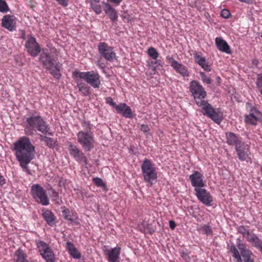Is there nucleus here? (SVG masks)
I'll return each instance as SVG.
<instances>
[{"mask_svg": "<svg viewBox=\"0 0 262 262\" xmlns=\"http://www.w3.org/2000/svg\"><path fill=\"white\" fill-rule=\"evenodd\" d=\"M189 91L196 105L202 107V114L220 124L223 120V114L219 109L215 110L208 101L205 100L207 93L200 83L196 80L191 81Z\"/></svg>", "mask_w": 262, "mask_h": 262, "instance_id": "nucleus-1", "label": "nucleus"}, {"mask_svg": "<svg viewBox=\"0 0 262 262\" xmlns=\"http://www.w3.org/2000/svg\"><path fill=\"white\" fill-rule=\"evenodd\" d=\"M13 145L12 150L14 152L19 166L28 174H31L28 164L34 158L36 152L35 146L32 144L30 139L26 136L20 137Z\"/></svg>", "mask_w": 262, "mask_h": 262, "instance_id": "nucleus-2", "label": "nucleus"}, {"mask_svg": "<svg viewBox=\"0 0 262 262\" xmlns=\"http://www.w3.org/2000/svg\"><path fill=\"white\" fill-rule=\"evenodd\" d=\"M25 132L28 135H33L38 131L44 135H53L51 127L39 113L34 111L27 117L24 121Z\"/></svg>", "mask_w": 262, "mask_h": 262, "instance_id": "nucleus-3", "label": "nucleus"}, {"mask_svg": "<svg viewBox=\"0 0 262 262\" xmlns=\"http://www.w3.org/2000/svg\"><path fill=\"white\" fill-rule=\"evenodd\" d=\"M230 252L236 262H255L253 254L247 248L246 245L238 239L237 245L231 244L229 247Z\"/></svg>", "mask_w": 262, "mask_h": 262, "instance_id": "nucleus-4", "label": "nucleus"}, {"mask_svg": "<svg viewBox=\"0 0 262 262\" xmlns=\"http://www.w3.org/2000/svg\"><path fill=\"white\" fill-rule=\"evenodd\" d=\"M40 61L49 73L56 79L61 77V69L62 64L57 62L55 57L47 52L42 53L39 57Z\"/></svg>", "mask_w": 262, "mask_h": 262, "instance_id": "nucleus-5", "label": "nucleus"}, {"mask_svg": "<svg viewBox=\"0 0 262 262\" xmlns=\"http://www.w3.org/2000/svg\"><path fill=\"white\" fill-rule=\"evenodd\" d=\"M141 170L145 182L152 186L157 181V172L154 164L149 159H145L141 165Z\"/></svg>", "mask_w": 262, "mask_h": 262, "instance_id": "nucleus-6", "label": "nucleus"}, {"mask_svg": "<svg viewBox=\"0 0 262 262\" xmlns=\"http://www.w3.org/2000/svg\"><path fill=\"white\" fill-rule=\"evenodd\" d=\"M77 141L86 151H90L94 147L95 139L91 131L80 130L77 134Z\"/></svg>", "mask_w": 262, "mask_h": 262, "instance_id": "nucleus-7", "label": "nucleus"}, {"mask_svg": "<svg viewBox=\"0 0 262 262\" xmlns=\"http://www.w3.org/2000/svg\"><path fill=\"white\" fill-rule=\"evenodd\" d=\"M73 75L76 77L84 79L94 88H99L101 84L100 76L97 72L75 71L73 73Z\"/></svg>", "mask_w": 262, "mask_h": 262, "instance_id": "nucleus-8", "label": "nucleus"}, {"mask_svg": "<svg viewBox=\"0 0 262 262\" xmlns=\"http://www.w3.org/2000/svg\"><path fill=\"white\" fill-rule=\"evenodd\" d=\"M35 244L40 255L46 262H55L56 261L55 255L48 244L39 239H36Z\"/></svg>", "mask_w": 262, "mask_h": 262, "instance_id": "nucleus-9", "label": "nucleus"}, {"mask_svg": "<svg viewBox=\"0 0 262 262\" xmlns=\"http://www.w3.org/2000/svg\"><path fill=\"white\" fill-rule=\"evenodd\" d=\"M31 194L36 202L43 206L49 204V199L46 190L39 184L33 185L31 188Z\"/></svg>", "mask_w": 262, "mask_h": 262, "instance_id": "nucleus-10", "label": "nucleus"}, {"mask_svg": "<svg viewBox=\"0 0 262 262\" xmlns=\"http://www.w3.org/2000/svg\"><path fill=\"white\" fill-rule=\"evenodd\" d=\"M68 145L69 153L76 161L78 163H83L85 165L88 164L87 158L76 145L71 142H68Z\"/></svg>", "mask_w": 262, "mask_h": 262, "instance_id": "nucleus-11", "label": "nucleus"}, {"mask_svg": "<svg viewBox=\"0 0 262 262\" xmlns=\"http://www.w3.org/2000/svg\"><path fill=\"white\" fill-rule=\"evenodd\" d=\"M245 122L250 125H256L262 121V113L255 107H251L248 114L245 116Z\"/></svg>", "mask_w": 262, "mask_h": 262, "instance_id": "nucleus-12", "label": "nucleus"}, {"mask_svg": "<svg viewBox=\"0 0 262 262\" xmlns=\"http://www.w3.org/2000/svg\"><path fill=\"white\" fill-rule=\"evenodd\" d=\"M195 195L198 199L204 204L210 206L213 202V198L206 189L201 188H195Z\"/></svg>", "mask_w": 262, "mask_h": 262, "instance_id": "nucleus-13", "label": "nucleus"}, {"mask_svg": "<svg viewBox=\"0 0 262 262\" xmlns=\"http://www.w3.org/2000/svg\"><path fill=\"white\" fill-rule=\"evenodd\" d=\"M238 159L241 161H248L250 159V146L245 142L235 148Z\"/></svg>", "mask_w": 262, "mask_h": 262, "instance_id": "nucleus-14", "label": "nucleus"}, {"mask_svg": "<svg viewBox=\"0 0 262 262\" xmlns=\"http://www.w3.org/2000/svg\"><path fill=\"white\" fill-rule=\"evenodd\" d=\"M121 250V249L120 247L103 249V251L108 262H117L120 258Z\"/></svg>", "mask_w": 262, "mask_h": 262, "instance_id": "nucleus-15", "label": "nucleus"}, {"mask_svg": "<svg viewBox=\"0 0 262 262\" xmlns=\"http://www.w3.org/2000/svg\"><path fill=\"white\" fill-rule=\"evenodd\" d=\"M203 174L198 171H194L189 176L191 185L195 188L203 187L205 185V182L203 180Z\"/></svg>", "mask_w": 262, "mask_h": 262, "instance_id": "nucleus-16", "label": "nucleus"}, {"mask_svg": "<svg viewBox=\"0 0 262 262\" xmlns=\"http://www.w3.org/2000/svg\"><path fill=\"white\" fill-rule=\"evenodd\" d=\"M226 138V143L229 145L235 146V148L244 142L239 135L232 132H227Z\"/></svg>", "mask_w": 262, "mask_h": 262, "instance_id": "nucleus-17", "label": "nucleus"}, {"mask_svg": "<svg viewBox=\"0 0 262 262\" xmlns=\"http://www.w3.org/2000/svg\"><path fill=\"white\" fill-rule=\"evenodd\" d=\"M169 62L173 68L183 77H187L189 75L187 68L184 65L179 63L172 58L169 59Z\"/></svg>", "mask_w": 262, "mask_h": 262, "instance_id": "nucleus-18", "label": "nucleus"}, {"mask_svg": "<svg viewBox=\"0 0 262 262\" xmlns=\"http://www.w3.org/2000/svg\"><path fill=\"white\" fill-rule=\"evenodd\" d=\"M2 26L10 31L14 30L15 28V18L12 15H5L2 18Z\"/></svg>", "mask_w": 262, "mask_h": 262, "instance_id": "nucleus-19", "label": "nucleus"}, {"mask_svg": "<svg viewBox=\"0 0 262 262\" xmlns=\"http://www.w3.org/2000/svg\"><path fill=\"white\" fill-rule=\"evenodd\" d=\"M42 216L47 224L53 226L55 224L56 216L53 212L47 208H43L41 210Z\"/></svg>", "mask_w": 262, "mask_h": 262, "instance_id": "nucleus-20", "label": "nucleus"}, {"mask_svg": "<svg viewBox=\"0 0 262 262\" xmlns=\"http://www.w3.org/2000/svg\"><path fill=\"white\" fill-rule=\"evenodd\" d=\"M103 5V9L109 18L113 21L116 20L118 18V15L116 10L108 3L102 2Z\"/></svg>", "mask_w": 262, "mask_h": 262, "instance_id": "nucleus-21", "label": "nucleus"}, {"mask_svg": "<svg viewBox=\"0 0 262 262\" xmlns=\"http://www.w3.org/2000/svg\"><path fill=\"white\" fill-rule=\"evenodd\" d=\"M116 112L121 114L122 116L127 118L133 117L132 111L130 107L125 103H120L116 106Z\"/></svg>", "mask_w": 262, "mask_h": 262, "instance_id": "nucleus-22", "label": "nucleus"}, {"mask_svg": "<svg viewBox=\"0 0 262 262\" xmlns=\"http://www.w3.org/2000/svg\"><path fill=\"white\" fill-rule=\"evenodd\" d=\"M62 208V214L65 220L68 221L70 223H72L77 220V217L76 216V212L70 210L69 208H66V207H63Z\"/></svg>", "mask_w": 262, "mask_h": 262, "instance_id": "nucleus-23", "label": "nucleus"}, {"mask_svg": "<svg viewBox=\"0 0 262 262\" xmlns=\"http://www.w3.org/2000/svg\"><path fill=\"white\" fill-rule=\"evenodd\" d=\"M66 249L68 251L70 254L75 259H79L81 257V253L75 247L74 244L70 241H68L66 244Z\"/></svg>", "mask_w": 262, "mask_h": 262, "instance_id": "nucleus-24", "label": "nucleus"}, {"mask_svg": "<svg viewBox=\"0 0 262 262\" xmlns=\"http://www.w3.org/2000/svg\"><path fill=\"white\" fill-rule=\"evenodd\" d=\"M195 62L198 63L204 70L206 71H210L211 69L208 65L205 57H202L199 53H196L194 55Z\"/></svg>", "mask_w": 262, "mask_h": 262, "instance_id": "nucleus-25", "label": "nucleus"}, {"mask_svg": "<svg viewBox=\"0 0 262 262\" xmlns=\"http://www.w3.org/2000/svg\"><path fill=\"white\" fill-rule=\"evenodd\" d=\"M25 46L27 49H40L36 39L31 35L28 36Z\"/></svg>", "mask_w": 262, "mask_h": 262, "instance_id": "nucleus-26", "label": "nucleus"}, {"mask_svg": "<svg viewBox=\"0 0 262 262\" xmlns=\"http://www.w3.org/2000/svg\"><path fill=\"white\" fill-rule=\"evenodd\" d=\"M100 51V54L103 56L106 60L113 62L116 59V54L113 51V50H99Z\"/></svg>", "mask_w": 262, "mask_h": 262, "instance_id": "nucleus-27", "label": "nucleus"}, {"mask_svg": "<svg viewBox=\"0 0 262 262\" xmlns=\"http://www.w3.org/2000/svg\"><path fill=\"white\" fill-rule=\"evenodd\" d=\"M77 86L83 96H86L91 94V88L85 83L77 82Z\"/></svg>", "mask_w": 262, "mask_h": 262, "instance_id": "nucleus-28", "label": "nucleus"}, {"mask_svg": "<svg viewBox=\"0 0 262 262\" xmlns=\"http://www.w3.org/2000/svg\"><path fill=\"white\" fill-rule=\"evenodd\" d=\"M215 43L218 49H230V46L221 37H216Z\"/></svg>", "mask_w": 262, "mask_h": 262, "instance_id": "nucleus-29", "label": "nucleus"}, {"mask_svg": "<svg viewBox=\"0 0 262 262\" xmlns=\"http://www.w3.org/2000/svg\"><path fill=\"white\" fill-rule=\"evenodd\" d=\"M91 8L97 14L102 12V7L100 4V0H90Z\"/></svg>", "mask_w": 262, "mask_h": 262, "instance_id": "nucleus-30", "label": "nucleus"}, {"mask_svg": "<svg viewBox=\"0 0 262 262\" xmlns=\"http://www.w3.org/2000/svg\"><path fill=\"white\" fill-rule=\"evenodd\" d=\"M14 259L16 262H27L26 255L24 251L20 249L15 251Z\"/></svg>", "mask_w": 262, "mask_h": 262, "instance_id": "nucleus-31", "label": "nucleus"}, {"mask_svg": "<svg viewBox=\"0 0 262 262\" xmlns=\"http://www.w3.org/2000/svg\"><path fill=\"white\" fill-rule=\"evenodd\" d=\"M247 239L252 242L253 245L258 249L260 248V247H262L261 241L254 234H251L250 237L247 238Z\"/></svg>", "mask_w": 262, "mask_h": 262, "instance_id": "nucleus-32", "label": "nucleus"}, {"mask_svg": "<svg viewBox=\"0 0 262 262\" xmlns=\"http://www.w3.org/2000/svg\"><path fill=\"white\" fill-rule=\"evenodd\" d=\"M40 137L41 141L45 142L47 146L50 148H53L54 147V143L52 138L42 135H40Z\"/></svg>", "mask_w": 262, "mask_h": 262, "instance_id": "nucleus-33", "label": "nucleus"}, {"mask_svg": "<svg viewBox=\"0 0 262 262\" xmlns=\"http://www.w3.org/2000/svg\"><path fill=\"white\" fill-rule=\"evenodd\" d=\"M256 85L257 90L262 95V74L257 75L256 81Z\"/></svg>", "mask_w": 262, "mask_h": 262, "instance_id": "nucleus-34", "label": "nucleus"}, {"mask_svg": "<svg viewBox=\"0 0 262 262\" xmlns=\"http://www.w3.org/2000/svg\"><path fill=\"white\" fill-rule=\"evenodd\" d=\"M155 61H152L150 62L152 70L154 72V74H155L156 69L159 67H161V61L160 59H154Z\"/></svg>", "mask_w": 262, "mask_h": 262, "instance_id": "nucleus-35", "label": "nucleus"}, {"mask_svg": "<svg viewBox=\"0 0 262 262\" xmlns=\"http://www.w3.org/2000/svg\"><path fill=\"white\" fill-rule=\"evenodd\" d=\"M238 232L241 233L244 237L250 235L249 230L243 226H241L238 227Z\"/></svg>", "mask_w": 262, "mask_h": 262, "instance_id": "nucleus-36", "label": "nucleus"}, {"mask_svg": "<svg viewBox=\"0 0 262 262\" xmlns=\"http://www.w3.org/2000/svg\"><path fill=\"white\" fill-rule=\"evenodd\" d=\"M8 10V6L4 0H0V12H6Z\"/></svg>", "mask_w": 262, "mask_h": 262, "instance_id": "nucleus-37", "label": "nucleus"}, {"mask_svg": "<svg viewBox=\"0 0 262 262\" xmlns=\"http://www.w3.org/2000/svg\"><path fill=\"white\" fill-rule=\"evenodd\" d=\"M147 53L153 59H157L159 56L157 50H147Z\"/></svg>", "mask_w": 262, "mask_h": 262, "instance_id": "nucleus-38", "label": "nucleus"}, {"mask_svg": "<svg viewBox=\"0 0 262 262\" xmlns=\"http://www.w3.org/2000/svg\"><path fill=\"white\" fill-rule=\"evenodd\" d=\"M93 182L97 187H103L105 186V184L102 180L99 178H93Z\"/></svg>", "mask_w": 262, "mask_h": 262, "instance_id": "nucleus-39", "label": "nucleus"}, {"mask_svg": "<svg viewBox=\"0 0 262 262\" xmlns=\"http://www.w3.org/2000/svg\"><path fill=\"white\" fill-rule=\"evenodd\" d=\"M200 76L201 77V79L204 82H205L207 84H211V79L210 78V77H208L205 73L203 72L200 73Z\"/></svg>", "mask_w": 262, "mask_h": 262, "instance_id": "nucleus-40", "label": "nucleus"}, {"mask_svg": "<svg viewBox=\"0 0 262 262\" xmlns=\"http://www.w3.org/2000/svg\"><path fill=\"white\" fill-rule=\"evenodd\" d=\"M202 231L206 234H210L212 233V229L210 226L208 225H204L202 228Z\"/></svg>", "mask_w": 262, "mask_h": 262, "instance_id": "nucleus-41", "label": "nucleus"}, {"mask_svg": "<svg viewBox=\"0 0 262 262\" xmlns=\"http://www.w3.org/2000/svg\"><path fill=\"white\" fill-rule=\"evenodd\" d=\"M82 127L86 130V132L91 131L90 123L89 122H87L85 120H82L81 121Z\"/></svg>", "mask_w": 262, "mask_h": 262, "instance_id": "nucleus-42", "label": "nucleus"}, {"mask_svg": "<svg viewBox=\"0 0 262 262\" xmlns=\"http://www.w3.org/2000/svg\"><path fill=\"white\" fill-rule=\"evenodd\" d=\"M221 15L223 18H228L231 15V14L228 9H224L222 10Z\"/></svg>", "mask_w": 262, "mask_h": 262, "instance_id": "nucleus-43", "label": "nucleus"}, {"mask_svg": "<svg viewBox=\"0 0 262 262\" xmlns=\"http://www.w3.org/2000/svg\"><path fill=\"white\" fill-rule=\"evenodd\" d=\"M106 103L108 104L111 106L114 107L115 110H116V106H118L117 105L113 100V98L112 97H107L106 99Z\"/></svg>", "mask_w": 262, "mask_h": 262, "instance_id": "nucleus-44", "label": "nucleus"}, {"mask_svg": "<svg viewBox=\"0 0 262 262\" xmlns=\"http://www.w3.org/2000/svg\"><path fill=\"white\" fill-rule=\"evenodd\" d=\"M140 130L143 132L145 134H146V136H147V134L150 130L149 127L146 124H142L141 125Z\"/></svg>", "mask_w": 262, "mask_h": 262, "instance_id": "nucleus-45", "label": "nucleus"}, {"mask_svg": "<svg viewBox=\"0 0 262 262\" xmlns=\"http://www.w3.org/2000/svg\"><path fill=\"white\" fill-rule=\"evenodd\" d=\"M29 54L32 56L35 57L37 56L40 50H27Z\"/></svg>", "mask_w": 262, "mask_h": 262, "instance_id": "nucleus-46", "label": "nucleus"}, {"mask_svg": "<svg viewBox=\"0 0 262 262\" xmlns=\"http://www.w3.org/2000/svg\"><path fill=\"white\" fill-rule=\"evenodd\" d=\"M59 4L63 6H67L68 5V0H56Z\"/></svg>", "mask_w": 262, "mask_h": 262, "instance_id": "nucleus-47", "label": "nucleus"}, {"mask_svg": "<svg viewBox=\"0 0 262 262\" xmlns=\"http://www.w3.org/2000/svg\"><path fill=\"white\" fill-rule=\"evenodd\" d=\"M107 45L105 42H100L98 46V49H107Z\"/></svg>", "mask_w": 262, "mask_h": 262, "instance_id": "nucleus-48", "label": "nucleus"}, {"mask_svg": "<svg viewBox=\"0 0 262 262\" xmlns=\"http://www.w3.org/2000/svg\"><path fill=\"white\" fill-rule=\"evenodd\" d=\"M169 227L171 229L173 230L176 228V224L174 221L170 220L169 222Z\"/></svg>", "mask_w": 262, "mask_h": 262, "instance_id": "nucleus-49", "label": "nucleus"}, {"mask_svg": "<svg viewBox=\"0 0 262 262\" xmlns=\"http://www.w3.org/2000/svg\"><path fill=\"white\" fill-rule=\"evenodd\" d=\"M122 0H107L108 2L115 4V5H119Z\"/></svg>", "mask_w": 262, "mask_h": 262, "instance_id": "nucleus-50", "label": "nucleus"}, {"mask_svg": "<svg viewBox=\"0 0 262 262\" xmlns=\"http://www.w3.org/2000/svg\"><path fill=\"white\" fill-rule=\"evenodd\" d=\"M6 183V180L5 178L0 174V186H2Z\"/></svg>", "mask_w": 262, "mask_h": 262, "instance_id": "nucleus-51", "label": "nucleus"}, {"mask_svg": "<svg viewBox=\"0 0 262 262\" xmlns=\"http://www.w3.org/2000/svg\"><path fill=\"white\" fill-rule=\"evenodd\" d=\"M15 60L16 62L17 66H22L23 65V62L21 60H19L18 58H16Z\"/></svg>", "mask_w": 262, "mask_h": 262, "instance_id": "nucleus-52", "label": "nucleus"}, {"mask_svg": "<svg viewBox=\"0 0 262 262\" xmlns=\"http://www.w3.org/2000/svg\"><path fill=\"white\" fill-rule=\"evenodd\" d=\"M53 195L54 196V197H58V194L57 192H56L54 190H53Z\"/></svg>", "mask_w": 262, "mask_h": 262, "instance_id": "nucleus-53", "label": "nucleus"}, {"mask_svg": "<svg viewBox=\"0 0 262 262\" xmlns=\"http://www.w3.org/2000/svg\"><path fill=\"white\" fill-rule=\"evenodd\" d=\"M222 52H226L227 54H231L232 50H221Z\"/></svg>", "mask_w": 262, "mask_h": 262, "instance_id": "nucleus-54", "label": "nucleus"}, {"mask_svg": "<svg viewBox=\"0 0 262 262\" xmlns=\"http://www.w3.org/2000/svg\"><path fill=\"white\" fill-rule=\"evenodd\" d=\"M97 65L101 68H103L104 66L103 63H97Z\"/></svg>", "mask_w": 262, "mask_h": 262, "instance_id": "nucleus-55", "label": "nucleus"}, {"mask_svg": "<svg viewBox=\"0 0 262 262\" xmlns=\"http://www.w3.org/2000/svg\"><path fill=\"white\" fill-rule=\"evenodd\" d=\"M139 228H140V230L141 232H145V229H142V228H141V226H139Z\"/></svg>", "mask_w": 262, "mask_h": 262, "instance_id": "nucleus-56", "label": "nucleus"}, {"mask_svg": "<svg viewBox=\"0 0 262 262\" xmlns=\"http://www.w3.org/2000/svg\"><path fill=\"white\" fill-rule=\"evenodd\" d=\"M148 49L152 50V49H155L152 47H150V48H149Z\"/></svg>", "mask_w": 262, "mask_h": 262, "instance_id": "nucleus-57", "label": "nucleus"}]
</instances>
